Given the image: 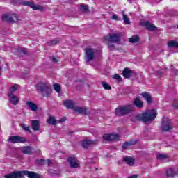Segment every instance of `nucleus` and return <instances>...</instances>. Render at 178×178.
Masks as SVG:
<instances>
[{
	"label": "nucleus",
	"instance_id": "7c9ffc66",
	"mask_svg": "<svg viewBox=\"0 0 178 178\" xmlns=\"http://www.w3.org/2000/svg\"><path fill=\"white\" fill-rule=\"evenodd\" d=\"M17 54L19 56H23V55H27V49L21 48L17 50Z\"/></svg>",
	"mask_w": 178,
	"mask_h": 178
},
{
	"label": "nucleus",
	"instance_id": "6e6552de",
	"mask_svg": "<svg viewBox=\"0 0 178 178\" xmlns=\"http://www.w3.org/2000/svg\"><path fill=\"white\" fill-rule=\"evenodd\" d=\"M104 40L108 42H120V33H110L104 37Z\"/></svg>",
	"mask_w": 178,
	"mask_h": 178
},
{
	"label": "nucleus",
	"instance_id": "f8f14e48",
	"mask_svg": "<svg viewBox=\"0 0 178 178\" xmlns=\"http://www.w3.org/2000/svg\"><path fill=\"white\" fill-rule=\"evenodd\" d=\"M24 6H29L33 8V10H40L41 12L44 11V7L40 5H35L33 2L25 1L23 3Z\"/></svg>",
	"mask_w": 178,
	"mask_h": 178
},
{
	"label": "nucleus",
	"instance_id": "7ed1b4c3",
	"mask_svg": "<svg viewBox=\"0 0 178 178\" xmlns=\"http://www.w3.org/2000/svg\"><path fill=\"white\" fill-rule=\"evenodd\" d=\"M134 111V107L129 104L124 106H119L115 109V113L117 116H126V115L131 113Z\"/></svg>",
	"mask_w": 178,
	"mask_h": 178
},
{
	"label": "nucleus",
	"instance_id": "423d86ee",
	"mask_svg": "<svg viewBox=\"0 0 178 178\" xmlns=\"http://www.w3.org/2000/svg\"><path fill=\"white\" fill-rule=\"evenodd\" d=\"M27 141V139L20 136H13L8 138V142L12 144H24Z\"/></svg>",
	"mask_w": 178,
	"mask_h": 178
},
{
	"label": "nucleus",
	"instance_id": "dca6fc26",
	"mask_svg": "<svg viewBox=\"0 0 178 178\" xmlns=\"http://www.w3.org/2000/svg\"><path fill=\"white\" fill-rule=\"evenodd\" d=\"M133 104L139 109H143V108H144V102L141 101V99L138 97L134 99Z\"/></svg>",
	"mask_w": 178,
	"mask_h": 178
},
{
	"label": "nucleus",
	"instance_id": "ea45409f",
	"mask_svg": "<svg viewBox=\"0 0 178 178\" xmlns=\"http://www.w3.org/2000/svg\"><path fill=\"white\" fill-rule=\"evenodd\" d=\"M17 90V88H15V86H11V88H10V92H8V94H12L13 95H14L13 92H15V91H16Z\"/></svg>",
	"mask_w": 178,
	"mask_h": 178
},
{
	"label": "nucleus",
	"instance_id": "f03ea898",
	"mask_svg": "<svg viewBox=\"0 0 178 178\" xmlns=\"http://www.w3.org/2000/svg\"><path fill=\"white\" fill-rule=\"evenodd\" d=\"M156 111L154 109L147 110L143 113L136 115V120L143 122V123H152L155 118H156Z\"/></svg>",
	"mask_w": 178,
	"mask_h": 178
},
{
	"label": "nucleus",
	"instance_id": "f704fd0d",
	"mask_svg": "<svg viewBox=\"0 0 178 178\" xmlns=\"http://www.w3.org/2000/svg\"><path fill=\"white\" fill-rule=\"evenodd\" d=\"M22 127V129L24 131H28L30 133V134H32L33 132L31 131V130H30V127H26V124H21Z\"/></svg>",
	"mask_w": 178,
	"mask_h": 178
},
{
	"label": "nucleus",
	"instance_id": "72a5a7b5",
	"mask_svg": "<svg viewBox=\"0 0 178 178\" xmlns=\"http://www.w3.org/2000/svg\"><path fill=\"white\" fill-rule=\"evenodd\" d=\"M36 163L38 166H44V165H47V161L44 159H38L35 161Z\"/></svg>",
	"mask_w": 178,
	"mask_h": 178
},
{
	"label": "nucleus",
	"instance_id": "4be33fe9",
	"mask_svg": "<svg viewBox=\"0 0 178 178\" xmlns=\"http://www.w3.org/2000/svg\"><path fill=\"white\" fill-rule=\"evenodd\" d=\"M63 105L66 106L67 109H74V102L72 100H65L63 102Z\"/></svg>",
	"mask_w": 178,
	"mask_h": 178
},
{
	"label": "nucleus",
	"instance_id": "4468645a",
	"mask_svg": "<svg viewBox=\"0 0 178 178\" xmlns=\"http://www.w3.org/2000/svg\"><path fill=\"white\" fill-rule=\"evenodd\" d=\"M143 26L146 27L147 30L149 31H156V30H158V27L155 26V24H151L149 21L144 22Z\"/></svg>",
	"mask_w": 178,
	"mask_h": 178
},
{
	"label": "nucleus",
	"instance_id": "de8ad7c7",
	"mask_svg": "<svg viewBox=\"0 0 178 178\" xmlns=\"http://www.w3.org/2000/svg\"><path fill=\"white\" fill-rule=\"evenodd\" d=\"M137 177H138V176L137 175H134L130 176L128 178H137Z\"/></svg>",
	"mask_w": 178,
	"mask_h": 178
},
{
	"label": "nucleus",
	"instance_id": "49530a36",
	"mask_svg": "<svg viewBox=\"0 0 178 178\" xmlns=\"http://www.w3.org/2000/svg\"><path fill=\"white\" fill-rule=\"evenodd\" d=\"M46 164L48 165L49 166V165L52 164V161L51 160H47L46 161Z\"/></svg>",
	"mask_w": 178,
	"mask_h": 178
},
{
	"label": "nucleus",
	"instance_id": "8fccbe9b",
	"mask_svg": "<svg viewBox=\"0 0 178 178\" xmlns=\"http://www.w3.org/2000/svg\"><path fill=\"white\" fill-rule=\"evenodd\" d=\"M157 74H158V76H162V72H157Z\"/></svg>",
	"mask_w": 178,
	"mask_h": 178
},
{
	"label": "nucleus",
	"instance_id": "79ce46f5",
	"mask_svg": "<svg viewBox=\"0 0 178 178\" xmlns=\"http://www.w3.org/2000/svg\"><path fill=\"white\" fill-rule=\"evenodd\" d=\"M49 173H50V175H52V176L55 175H59L58 174V172L54 170L49 169L48 170Z\"/></svg>",
	"mask_w": 178,
	"mask_h": 178
},
{
	"label": "nucleus",
	"instance_id": "aec40b11",
	"mask_svg": "<svg viewBox=\"0 0 178 178\" xmlns=\"http://www.w3.org/2000/svg\"><path fill=\"white\" fill-rule=\"evenodd\" d=\"M9 101L13 105H16L17 104H19V98H17V96L13 94H8Z\"/></svg>",
	"mask_w": 178,
	"mask_h": 178
},
{
	"label": "nucleus",
	"instance_id": "3c124183",
	"mask_svg": "<svg viewBox=\"0 0 178 178\" xmlns=\"http://www.w3.org/2000/svg\"><path fill=\"white\" fill-rule=\"evenodd\" d=\"M122 14L123 17H124V16H126V15L124 14V11H122Z\"/></svg>",
	"mask_w": 178,
	"mask_h": 178
},
{
	"label": "nucleus",
	"instance_id": "412c9836",
	"mask_svg": "<svg viewBox=\"0 0 178 178\" xmlns=\"http://www.w3.org/2000/svg\"><path fill=\"white\" fill-rule=\"evenodd\" d=\"M31 126L34 131H38L40 130V121L31 120Z\"/></svg>",
	"mask_w": 178,
	"mask_h": 178
},
{
	"label": "nucleus",
	"instance_id": "5701e85b",
	"mask_svg": "<svg viewBox=\"0 0 178 178\" xmlns=\"http://www.w3.org/2000/svg\"><path fill=\"white\" fill-rule=\"evenodd\" d=\"M26 105L31 111H33V112H35L38 109V106L31 101L26 102Z\"/></svg>",
	"mask_w": 178,
	"mask_h": 178
},
{
	"label": "nucleus",
	"instance_id": "b1692460",
	"mask_svg": "<svg viewBox=\"0 0 178 178\" xmlns=\"http://www.w3.org/2000/svg\"><path fill=\"white\" fill-rule=\"evenodd\" d=\"M135 159L133 157L130 156H125L123 159V162H126L127 165H129V166H133L134 165Z\"/></svg>",
	"mask_w": 178,
	"mask_h": 178
},
{
	"label": "nucleus",
	"instance_id": "a18cd8bd",
	"mask_svg": "<svg viewBox=\"0 0 178 178\" xmlns=\"http://www.w3.org/2000/svg\"><path fill=\"white\" fill-rule=\"evenodd\" d=\"M52 62L54 63H58V58H55V57H53L52 58Z\"/></svg>",
	"mask_w": 178,
	"mask_h": 178
},
{
	"label": "nucleus",
	"instance_id": "39448f33",
	"mask_svg": "<svg viewBox=\"0 0 178 178\" xmlns=\"http://www.w3.org/2000/svg\"><path fill=\"white\" fill-rule=\"evenodd\" d=\"M172 129H173V127L172 126V122H170V120H169V118L167 117L163 118L161 124L162 131L168 133V131H170Z\"/></svg>",
	"mask_w": 178,
	"mask_h": 178
},
{
	"label": "nucleus",
	"instance_id": "c03bdc74",
	"mask_svg": "<svg viewBox=\"0 0 178 178\" xmlns=\"http://www.w3.org/2000/svg\"><path fill=\"white\" fill-rule=\"evenodd\" d=\"M63 122H66V117L60 118L58 121V123H63Z\"/></svg>",
	"mask_w": 178,
	"mask_h": 178
},
{
	"label": "nucleus",
	"instance_id": "0eeeda50",
	"mask_svg": "<svg viewBox=\"0 0 178 178\" xmlns=\"http://www.w3.org/2000/svg\"><path fill=\"white\" fill-rule=\"evenodd\" d=\"M2 20L5 23H16L19 18H17L16 14H5L2 16Z\"/></svg>",
	"mask_w": 178,
	"mask_h": 178
},
{
	"label": "nucleus",
	"instance_id": "20e7f679",
	"mask_svg": "<svg viewBox=\"0 0 178 178\" xmlns=\"http://www.w3.org/2000/svg\"><path fill=\"white\" fill-rule=\"evenodd\" d=\"M37 91H40L43 97L48 98L52 93V89L47 83L39 82L36 85Z\"/></svg>",
	"mask_w": 178,
	"mask_h": 178
},
{
	"label": "nucleus",
	"instance_id": "603ef678",
	"mask_svg": "<svg viewBox=\"0 0 178 178\" xmlns=\"http://www.w3.org/2000/svg\"><path fill=\"white\" fill-rule=\"evenodd\" d=\"M1 70H2V68L0 67V72H1Z\"/></svg>",
	"mask_w": 178,
	"mask_h": 178
},
{
	"label": "nucleus",
	"instance_id": "37998d69",
	"mask_svg": "<svg viewBox=\"0 0 178 178\" xmlns=\"http://www.w3.org/2000/svg\"><path fill=\"white\" fill-rule=\"evenodd\" d=\"M111 19L113 20H115L116 22H119V20H120V18H119V17H118L116 15H113L112 17H111Z\"/></svg>",
	"mask_w": 178,
	"mask_h": 178
},
{
	"label": "nucleus",
	"instance_id": "c9c22d12",
	"mask_svg": "<svg viewBox=\"0 0 178 178\" xmlns=\"http://www.w3.org/2000/svg\"><path fill=\"white\" fill-rule=\"evenodd\" d=\"M113 79H114L115 80H117L119 82L123 81V79H122V77L118 74H115V75H113Z\"/></svg>",
	"mask_w": 178,
	"mask_h": 178
},
{
	"label": "nucleus",
	"instance_id": "bb28decb",
	"mask_svg": "<svg viewBox=\"0 0 178 178\" xmlns=\"http://www.w3.org/2000/svg\"><path fill=\"white\" fill-rule=\"evenodd\" d=\"M80 10L82 12V13H89L90 9L88 8V5L81 4Z\"/></svg>",
	"mask_w": 178,
	"mask_h": 178
},
{
	"label": "nucleus",
	"instance_id": "ddd939ff",
	"mask_svg": "<svg viewBox=\"0 0 178 178\" xmlns=\"http://www.w3.org/2000/svg\"><path fill=\"white\" fill-rule=\"evenodd\" d=\"M103 138L106 141H119V135L113 134H104Z\"/></svg>",
	"mask_w": 178,
	"mask_h": 178
},
{
	"label": "nucleus",
	"instance_id": "cd10ccee",
	"mask_svg": "<svg viewBox=\"0 0 178 178\" xmlns=\"http://www.w3.org/2000/svg\"><path fill=\"white\" fill-rule=\"evenodd\" d=\"M168 47L169 48H178V42L176 40H171L168 42Z\"/></svg>",
	"mask_w": 178,
	"mask_h": 178
},
{
	"label": "nucleus",
	"instance_id": "9b49d317",
	"mask_svg": "<svg viewBox=\"0 0 178 178\" xmlns=\"http://www.w3.org/2000/svg\"><path fill=\"white\" fill-rule=\"evenodd\" d=\"M122 75L125 79H129V77H136L137 76V72L134 70H131L129 68L127 67L122 71Z\"/></svg>",
	"mask_w": 178,
	"mask_h": 178
},
{
	"label": "nucleus",
	"instance_id": "a878e982",
	"mask_svg": "<svg viewBox=\"0 0 178 178\" xmlns=\"http://www.w3.org/2000/svg\"><path fill=\"white\" fill-rule=\"evenodd\" d=\"M137 144V140L135 141H130V142H125L122 145V149H127V148L131 145H134Z\"/></svg>",
	"mask_w": 178,
	"mask_h": 178
},
{
	"label": "nucleus",
	"instance_id": "2eb2a0df",
	"mask_svg": "<svg viewBox=\"0 0 178 178\" xmlns=\"http://www.w3.org/2000/svg\"><path fill=\"white\" fill-rule=\"evenodd\" d=\"M74 111V112H76L80 115H84L85 116H88L90 115L88 113V108L86 107H76Z\"/></svg>",
	"mask_w": 178,
	"mask_h": 178
},
{
	"label": "nucleus",
	"instance_id": "f257e3e1",
	"mask_svg": "<svg viewBox=\"0 0 178 178\" xmlns=\"http://www.w3.org/2000/svg\"><path fill=\"white\" fill-rule=\"evenodd\" d=\"M27 176L29 178H41V174H38L34 171H14L5 175V178H23Z\"/></svg>",
	"mask_w": 178,
	"mask_h": 178
},
{
	"label": "nucleus",
	"instance_id": "a211bd4d",
	"mask_svg": "<svg viewBox=\"0 0 178 178\" xmlns=\"http://www.w3.org/2000/svg\"><path fill=\"white\" fill-rule=\"evenodd\" d=\"M22 154H25L26 155L33 154V147L31 146H24L21 147Z\"/></svg>",
	"mask_w": 178,
	"mask_h": 178
},
{
	"label": "nucleus",
	"instance_id": "393cba45",
	"mask_svg": "<svg viewBox=\"0 0 178 178\" xmlns=\"http://www.w3.org/2000/svg\"><path fill=\"white\" fill-rule=\"evenodd\" d=\"M165 175L166 177H174L175 176H176V171H175L173 168H168L165 170Z\"/></svg>",
	"mask_w": 178,
	"mask_h": 178
},
{
	"label": "nucleus",
	"instance_id": "e433bc0d",
	"mask_svg": "<svg viewBox=\"0 0 178 178\" xmlns=\"http://www.w3.org/2000/svg\"><path fill=\"white\" fill-rule=\"evenodd\" d=\"M54 89L55 91H56V92H60V86H59V84L55 83L54 85Z\"/></svg>",
	"mask_w": 178,
	"mask_h": 178
},
{
	"label": "nucleus",
	"instance_id": "f3484780",
	"mask_svg": "<svg viewBox=\"0 0 178 178\" xmlns=\"http://www.w3.org/2000/svg\"><path fill=\"white\" fill-rule=\"evenodd\" d=\"M140 95L146 100L148 105H151L152 104V96L147 92H143Z\"/></svg>",
	"mask_w": 178,
	"mask_h": 178
},
{
	"label": "nucleus",
	"instance_id": "c85d7f7f",
	"mask_svg": "<svg viewBox=\"0 0 178 178\" xmlns=\"http://www.w3.org/2000/svg\"><path fill=\"white\" fill-rule=\"evenodd\" d=\"M140 41V38L138 35H134L129 39V42L131 44H136V42H138Z\"/></svg>",
	"mask_w": 178,
	"mask_h": 178
},
{
	"label": "nucleus",
	"instance_id": "2f4dec72",
	"mask_svg": "<svg viewBox=\"0 0 178 178\" xmlns=\"http://www.w3.org/2000/svg\"><path fill=\"white\" fill-rule=\"evenodd\" d=\"M59 41H60L59 38L52 40L50 42H47V45H56L57 44H59Z\"/></svg>",
	"mask_w": 178,
	"mask_h": 178
},
{
	"label": "nucleus",
	"instance_id": "09e8293b",
	"mask_svg": "<svg viewBox=\"0 0 178 178\" xmlns=\"http://www.w3.org/2000/svg\"><path fill=\"white\" fill-rule=\"evenodd\" d=\"M173 108H175V109L178 108V105L177 104H172Z\"/></svg>",
	"mask_w": 178,
	"mask_h": 178
},
{
	"label": "nucleus",
	"instance_id": "6ab92c4d",
	"mask_svg": "<svg viewBox=\"0 0 178 178\" xmlns=\"http://www.w3.org/2000/svg\"><path fill=\"white\" fill-rule=\"evenodd\" d=\"M97 140H91L86 139L82 141V147L83 148H89L90 145H94L97 144Z\"/></svg>",
	"mask_w": 178,
	"mask_h": 178
},
{
	"label": "nucleus",
	"instance_id": "473e14b6",
	"mask_svg": "<svg viewBox=\"0 0 178 178\" xmlns=\"http://www.w3.org/2000/svg\"><path fill=\"white\" fill-rule=\"evenodd\" d=\"M102 86L104 88V90H108V91H111V90H112V87L106 82H102Z\"/></svg>",
	"mask_w": 178,
	"mask_h": 178
},
{
	"label": "nucleus",
	"instance_id": "58836bf2",
	"mask_svg": "<svg viewBox=\"0 0 178 178\" xmlns=\"http://www.w3.org/2000/svg\"><path fill=\"white\" fill-rule=\"evenodd\" d=\"M123 20L124 22V24H130V19H129V17L127 15H124Z\"/></svg>",
	"mask_w": 178,
	"mask_h": 178
},
{
	"label": "nucleus",
	"instance_id": "4c0bfd02",
	"mask_svg": "<svg viewBox=\"0 0 178 178\" xmlns=\"http://www.w3.org/2000/svg\"><path fill=\"white\" fill-rule=\"evenodd\" d=\"M168 158V156L165 154H158L157 155V159H159L160 161H163V159H166Z\"/></svg>",
	"mask_w": 178,
	"mask_h": 178
},
{
	"label": "nucleus",
	"instance_id": "a19ab883",
	"mask_svg": "<svg viewBox=\"0 0 178 178\" xmlns=\"http://www.w3.org/2000/svg\"><path fill=\"white\" fill-rule=\"evenodd\" d=\"M108 49H110L111 51H115V44L112 43H108Z\"/></svg>",
	"mask_w": 178,
	"mask_h": 178
},
{
	"label": "nucleus",
	"instance_id": "9d476101",
	"mask_svg": "<svg viewBox=\"0 0 178 178\" xmlns=\"http://www.w3.org/2000/svg\"><path fill=\"white\" fill-rule=\"evenodd\" d=\"M68 163L70 165V168L72 169H77V168H80V164L77 161V159L74 156H71L67 159Z\"/></svg>",
	"mask_w": 178,
	"mask_h": 178
},
{
	"label": "nucleus",
	"instance_id": "c756f323",
	"mask_svg": "<svg viewBox=\"0 0 178 178\" xmlns=\"http://www.w3.org/2000/svg\"><path fill=\"white\" fill-rule=\"evenodd\" d=\"M47 123L49 124H51L52 126H56V124L58 123L56 120H55V118L53 116H49V119L47 120Z\"/></svg>",
	"mask_w": 178,
	"mask_h": 178
},
{
	"label": "nucleus",
	"instance_id": "864d4df0",
	"mask_svg": "<svg viewBox=\"0 0 178 178\" xmlns=\"http://www.w3.org/2000/svg\"><path fill=\"white\" fill-rule=\"evenodd\" d=\"M177 29H178V25L177 26Z\"/></svg>",
	"mask_w": 178,
	"mask_h": 178
},
{
	"label": "nucleus",
	"instance_id": "1a4fd4ad",
	"mask_svg": "<svg viewBox=\"0 0 178 178\" xmlns=\"http://www.w3.org/2000/svg\"><path fill=\"white\" fill-rule=\"evenodd\" d=\"M85 54H86V63L91 62V60H94V49L91 48H86L85 49Z\"/></svg>",
	"mask_w": 178,
	"mask_h": 178
}]
</instances>
